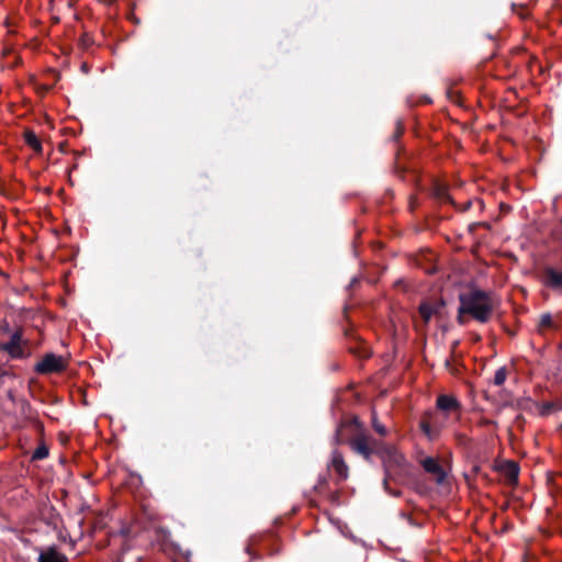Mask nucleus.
Masks as SVG:
<instances>
[{
	"mask_svg": "<svg viewBox=\"0 0 562 562\" xmlns=\"http://www.w3.org/2000/svg\"><path fill=\"white\" fill-rule=\"evenodd\" d=\"M328 469H333L335 471L338 476V482L348 479L349 468L345 462L342 453L337 449H334L331 452V460L328 464Z\"/></svg>",
	"mask_w": 562,
	"mask_h": 562,
	"instance_id": "nucleus-10",
	"label": "nucleus"
},
{
	"mask_svg": "<svg viewBox=\"0 0 562 562\" xmlns=\"http://www.w3.org/2000/svg\"><path fill=\"white\" fill-rule=\"evenodd\" d=\"M327 487H328V479H327V476H325V475L319 476L318 481H317V483H316V485L314 487L315 491L317 493H325Z\"/></svg>",
	"mask_w": 562,
	"mask_h": 562,
	"instance_id": "nucleus-23",
	"label": "nucleus"
},
{
	"mask_svg": "<svg viewBox=\"0 0 562 562\" xmlns=\"http://www.w3.org/2000/svg\"><path fill=\"white\" fill-rule=\"evenodd\" d=\"M92 44L93 38L88 33H83L78 41L79 47L83 50H87Z\"/></svg>",
	"mask_w": 562,
	"mask_h": 562,
	"instance_id": "nucleus-21",
	"label": "nucleus"
},
{
	"mask_svg": "<svg viewBox=\"0 0 562 562\" xmlns=\"http://www.w3.org/2000/svg\"><path fill=\"white\" fill-rule=\"evenodd\" d=\"M418 102L414 101L412 97L407 98V104L413 106L415 104H417Z\"/></svg>",
	"mask_w": 562,
	"mask_h": 562,
	"instance_id": "nucleus-33",
	"label": "nucleus"
},
{
	"mask_svg": "<svg viewBox=\"0 0 562 562\" xmlns=\"http://www.w3.org/2000/svg\"><path fill=\"white\" fill-rule=\"evenodd\" d=\"M24 140L27 146H30L36 154H42L43 146L40 138L32 130H26L24 132Z\"/></svg>",
	"mask_w": 562,
	"mask_h": 562,
	"instance_id": "nucleus-15",
	"label": "nucleus"
},
{
	"mask_svg": "<svg viewBox=\"0 0 562 562\" xmlns=\"http://www.w3.org/2000/svg\"><path fill=\"white\" fill-rule=\"evenodd\" d=\"M5 374H7V372H5V371H0V378H1V376H4Z\"/></svg>",
	"mask_w": 562,
	"mask_h": 562,
	"instance_id": "nucleus-38",
	"label": "nucleus"
},
{
	"mask_svg": "<svg viewBox=\"0 0 562 562\" xmlns=\"http://www.w3.org/2000/svg\"><path fill=\"white\" fill-rule=\"evenodd\" d=\"M108 4H112L115 0H104Z\"/></svg>",
	"mask_w": 562,
	"mask_h": 562,
	"instance_id": "nucleus-37",
	"label": "nucleus"
},
{
	"mask_svg": "<svg viewBox=\"0 0 562 562\" xmlns=\"http://www.w3.org/2000/svg\"><path fill=\"white\" fill-rule=\"evenodd\" d=\"M554 323L552 319V315L550 313H544L540 316L538 323V331L542 334L546 328H554Z\"/></svg>",
	"mask_w": 562,
	"mask_h": 562,
	"instance_id": "nucleus-17",
	"label": "nucleus"
},
{
	"mask_svg": "<svg viewBox=\"0 0 562 562\" xmlns=\"http://www.w3.org/2000/svg\"><path fill=\"white\" fill-rule=\"evenodd\" d=\"M505 476L510 483H517L519 476V465L515 461H506L503 465Z\"/></svg>",
	"mask_w": 562,
	"mask_h": 562,
	"instance_id": "nucleus-14",
	"label": "nucleus"
},
{
	"mask_svg": "<svg viewBox=\"0 0 562 562\" xmlns=\"http://www.w3.org/2000/svg\"><path fill=\"white\" fill-rule=\"evenodd\" d=\"M37 562H69L68 557L57 546L38 549Z\"/></svg>",
	"mask_w": 562,
	"mask_h": 562,
	"instance_id": "nucleus-11",
	"label": "nucleus"
},
{
	"mask_svg": "<svg viewBox=\"0 0 562 562\" xmlns=\"http://www.w3.org/2000/svg\"><path fill=\"white\" fill-rule=\"evenodd\" d=\"M519 8L521 9V12H519V15H520L522 19H526V18L529 15V13H528V11H527L526 7L521 4V5H519Z\"/></svg>",
	"mask_w": 562,
	"mask_h": 562,
	"instance_id": "nucleus-30",
	"label": "nucleus"
},
{
	"mask_svg": "<svg viewBox=\"0 0 562 562\" xmlns=\"http://www.w3.org/2000/svg\"><path fill=\"white\" fill-rule=\"evenodd\" d=\"M544 407L547 411H550V409H552L553 405H552V403H547Z\"/></svg>",
	"mask_w": 562,
	"mask_h": 562,
	"instance_id": "nucleus-35",
	"label": "nucleus"
},
{
	"mask_svg": "<svg viewBox=\"0 0 562 562\" xmlns=\"http://www.w3.org/2000/svg\"><path fill=\"white\" fill-rule=\"evenodd\" d=\"M403 133H404L403 122L401 120H397L395 131L392 134L391 139L396 143L400 139V137L403 135Z\"/></svg>",
	"mask_w": 562,
	"mask_h": 562,
	"instance_id": "nucleus-24",
	"label": "nucleus"
},
{
	"mask_svg": "<svg viewBox=\"0 0 562 562\" xmlns=\"http://www.w3.org/2000/svg\"><path fill=\"white\" fill-rule=\"evenodd\" d=\"M27 346L29 340L24 339L23 328L20 326L11 334L8 342L1 344V350L8 352L12 359H25L30 356Z\"/></svg>",
	"mask_w": 562,
	"mask_h": 562,
	"instance_id": "nucleus-4",
	"label": "nucleus"
},
{
	"mask_svg": "<svg viewBox=\"0 0 562 562\" xmlns=\"http://www.w3.org/2000/svg\"><path fill=\"white\" fill-rule=\"evenodd\" d=\"M372 427L381 436L386 434V428L378 420L375 414L372 415Z\"/></svg>",
	"mask_w": 562,
	"mask_h": 562,
	"instance_id": "nucleus-25",
	"label": "nucleus"
},
{
	"mask_svg": "<svg viewBox=\"0 0 562 562\" xmlns=\"http://www.w3.org/2000/svg\"><path fill=\"white\" fill-rule=\"evenodd\" d=\"M470 206H471V201H468V202L464 204V206H463L462 211H468V210L470 209Z\"/></svg>",
	"mask_w": 562,
	"mask_h": 562,
	"instance_id": "nucleus-34",
	"label": "nucleus"
},
{
	"mask_svg": "<svg viewBox=\"0 0 562 562\" xmlns=\"http://www.w3.org/2000/svg\"><path fill=\"white\" fill-rule=\"evenodd\" d=\"M540 281L546 288L562 293V270L546 266L541 271Z\"/></svg>",
	"mask_w": 562,
	"mask_h": 562,
	"instance_id": "nucleus-8",
	"label": "nucleus"
},
{
	"mask_svg": "<svg viewBox=\"0 0 562 562\" xmlns=\"http://www.w3.org/2000/svg\"><path fill=\"white\" fill-rule=\"evenodd\" d=\"M392 479V473L384 472V479H383V488L386 493H389L392 496H400V491H394L390 487L389 481Z\"/></svg>",
	"mask_w": 562,
	"mask_h": 562,
	"instance_id": "nucleus-20",
	"label": "nucleus"
},
{
	"mask_svg": "<svg viewBox=\"0 0 562 562\" xmlns=\"http://www.w3.org/2000/svg\"><path fill=\"white\" fill-rule=\"evenodd\" d=\"M456 441L459 446L470 449L472 446V439L465 434L458 432L454 436Z\"/></svg>",
	"mask_w": 562,
	"mask_h": 562,
	"instance_id": "nucleus-19",
	"label": "nucleus"
},
{
	"mask_svg": "<svg viewBox=\"0 0 562 562\" xmlns=\"http://www.w3.org/2000/svg\"><path fill=\"white\" fill-rule=\"evenodd\" d=\"M445 367L447 370H449L452 374H457L458 373V370L457 368L453 367L452 362L450 359H447L445 361Z\"/></svg>",
	"mask_w": 562,
	"mask_h": 562,
	"instance_id": "nucleus-28",
	"label": "nucleus"
},
{
	"mask_svg": "<svg viewBox=\"0 0 562 562\" xmlns=\"http://www.w3.org/2000/svg\"><path fill=\"white\" fill-rule=\"evenodd\" d=\"M38 517L40 520L43 521L47 527L53 530H57L63 522V518L60 514L57 512L56 507L50 504L48 499L42 502L38 506Z\"/></svg>",
	"mask_w": 562,
	"mask_h": 562,
	"instance_id": "nucleus-7",
	"label": "nucleus"
},
{
	"mask_svg": "<svg viewBox=\"0 0 562 562\" xmlns=\"http://www.w3.org/2000/svg\"><path fill=\"white\" fill-rule=\"evenodd\" d=\"M418 102H420V103H431V100H430V98L424 95V97L420 98V100Z\"/></svg>",
	"mask_w": 562,
	"mask_h": 562,
	"instance_id": "nucleus-32",
	"label": "nucleus"
},
{
	"mask_svg": "<svg viewBox=\"0 0 562 562\" xmlns=\"http://www.w3.org/2000/svg\"><path fill=\"white\" fill-rule=\"evenodd\" d=\"M465 314H467V313H461V312H460V307L458 308V315H457V322H458V324H460V325H464V324H465V319H464V315H465Z\"/></svg>",
	"mask_w": 562,
	"mask_h": 562,
	"instance_id": "nucleus-29",
	"label": "nucleus"
},
{
	"mask_svg": "<svg viewBox=\"0 0 562 562\" xmlns=\"http://www.w3.org/2000/svg\"><path fill=\"white\" fill-rule=\"evenodd\" d=\"M458 345V341H454L453 346H452V351L454 350V348L457 347Z\"/></svg>",
	"mask_w": 562,
	"mask_h": 562,
	"instance_id": "nucleus-40",
	"label": "nucleus"
},
{
	"mask_svg": "<svg viewBox=\"0 0 562 562\" xmlns=\"http://www.w3.org/2000/svg\"><path fill=\"white\" fill-rule=\"evenodd\" d=\"M82 69H83V70H87V66H86V64H83V65H82Z\"/></svg>",
	"mask_w": 562,
	"mask_h": 562,
	"instance_id": "nucleus-41",
	"label": "nucleus"
},
{
	"mask_svg": "<svg viewBox=\"0 0 562 562\" xmlns=\"http://www.w3.org/2000/svg\"><path fill=\"white\" fill-rule=\"evenodd\" d=\"M431 413H425L424 416L420 419L419 427L424 435L430 439L434 440L438 438L440 434V428L436 426H431L430 424Z\"/></svg>",
	"mask_w": 562,
	"mask_h": 562,
	"instance_id": "nucleus-13",
	"label": "nucleus"
},
{
	"mask_svg": "<svg viewBox=\"0 0 562 562\" xmlns=\"http://www.w3.org/2000/svg\"><path fill=\"white\" fill-rule=\"evenodd\" d=\"M48 456V448L45 445L38 446L33 454L32 460H43Z\"/></svg>",
	"mask_w": 562,
	"mask_h": 562,
	"instance_id": "nucleus-22",
	"label": "nucleus"
},
{
	"mask_svg": "<svg viewBox=\"0 0 562 562\" xmlns=\"http://www.w3.org/2000/svg\"><path fill=\"white\" fill-rule=\"evenodd\" d=\"M349 351H350L351 353H355V355H356V356H358V357H362V358L368 357V352H367V350H366V349H361V348H351V347H350V348H349Z\"/></svg>",
	"mask_w": 562,
	"mask_h": 562,
	"instance_id": "nucleus-26",
	"label": "nucleus"
},
{
	"mask_svg": "<svg viewBox=\"0 0 562 562\" xmlns=\"http://www.w3.org/2000/svg\"><path fill=\"white\" fill-rule=\"evenodd\" d=\"M445 306L446 301L442 297L438 300H423L418 305L419 318H414L416 330L425 333L432 317L442 319Z\"/></svg>",
	"mask_w": 562,
	"mask_h": 562,
	"instance_id": "nucleus-3",
	"label": "nucleus"
},
{
	"mask_svg": "<svg viewBox=\"0 0 562 562\" xmlns=\"http://www.w3.org/2000/svg\"><path fill=\"white\" fill-rule=\"evenodd\" d=\"M422 465L426 472L435 475L437 484L445 482L447 476L446 471L436 459L428 457L422 461Z\"/></svg>",
	"mask_w": 562,
	"mask_h": 562,
	"instance_id": "nucleus-12",
	"label": "nucleus"
},
{
	"mask_svg": "<svg viewBox=\"0 0 562 562\" xmlns=\"http://www.w3.org/2000/svg\"><path fill=\"white\" fill-rule=\"evenodd\" d=\"M246 551H247L249 554H251L250 546H247Z\"/></svg>",
	"mask_w": 562,
	"mask_h": 562,
	"instance_id": "nucleus-39",
	"label": "nucleus"
},
{
	"mask_svg": "<svg viewBox=\"0 0 562 562\" xmlns=\"http://www.w3.org/2000/svg\"><path fill=\"white\" fill-rule=\"evenodd\" d=\"M331 497H333V501H334L336 497H338V493L337 492L333 493Z\"/></svg>",
	"mask_w": 562,
	"mask_h": 562,
	"instance_id": "nucleus-36",
	"label": "nucleus"
},
{
	"mask_svg": "<svg viewBox=\"0 0 562 562\" xmlns=\"http://www.w3.org/2000/svg\"><path fill=\"white\" fill-rule=\"evenodd\" d=\"M334 442L337 446L348 442L350 449L367 461H370L373 454H378V449L382 443L363 431L357 417L350 422H344L337 427Z\"/></svg>",
	"mask_w": 562,
	"mask_h": 562,
	"instance_id": "nucleus-1",
	"label": "nucleus"
},
{
	"mask_svg": "<svg viewBox=\"0 0 562 562\" xmlns=\"http://www.w3.org/2000/svg\"><path fill=\"white\" fill-rule=\"evenodd\" d=\"M506 379H507V369H506V367H501L495 372L493 383L496 386H501L505 383Z\"/></svg>",
	"mask_w": 562,
	"mask_h": 562,
	"instance_id": "nucleus-18",
	"label": "nucleus"
},
{
	"mask_svg": "<svg viewBox=\"0 0 562 562\" xmlns=\"http://www.w3.org/2000/svg\"><path fill=\"white\" fill-rule=\"evenodd\" d=\"M434 196L440 201V202H446V203H451V204H454L451 195L449 194L448 192V189L440 184V183H436L435 187H434Z\"/></svg>",
	"mask_w": 562,
	"mask_h": 562,
	"instance_id": "nucleus-16",
	"label": "nucleus"
},
{
	"mask_svg": "<svg viewBox=\"0 0 562 562\" xmlns=\"http://www.w3.org/2000/svg\"><path fill=\"white\" fill-rule=\"evenodd\" d=\"M383 464L384 472L391 473L395 469H402L406 464V459L394 446L381 443L376 454Z\"/></svg>",
	"mask_w": 562,
	"mask_h": 562,
	"instance_id": "nucleus-6",
	"label": "nucleus"
},
{
	"mask_svg": "<svg viewBox=\"0 0 562 562\" xmlns=\"http://www.w3.org/2000/svg\"><path fill=\"white\" fill-rule=\"evenodd\" d=\"M460 312L468 313L476 322L487 323L496 306V300L491 292L471 289L459 294Z\"/></svg>",
	"mask_w": 562,
	"mask_h": 562,
	"instance_id": "nucleus-2",
	"label": "nucleus"
},
{
	"mask_svg": "<svg viewBox=\"0 0 562 562\" xmlns=\"http://www.w3.org/2000/svg\"><path fill=\"white\" fill-rule=\"evenodd\" d=\"M0 331L3 334H9L11 331L8 321L3 319L0 322Z\"/></svg>",
	"mask_w": 562,
	"mask_h": 562,
	"instance_id": "nucleus-27",
	"label": "nucleus"
},
{
	"mask_svg": "<svg viewBox=\"0 0 562 562\" xmlns=\"http://www.w3.org/2000/svg\"><path fill=\"white\" fill-rule=\"evenodd\" d=\"M493 424H495V422H494V420H491V419H487V418H482V419L480 420V425H481V426H488V425H493Z\"/></svg>",
	"mask_w": 562,
	"mask_h": 562,
	"instance_id": "nucleus-31",
	"label": "nucleus"
},
{
	"mask_svg": "<svg viewBox=\"0 0 562 562\" xmlns=\"http://www.w3.org/2000/svg\"><path fill=\"white\" fill-rule=\"evenodd\" d=\"M67 369V361L63 356H57L54 352H47L43 356L42 360L34 366V371L37 374L49 375L59 374Z\"/></svg>",
	"mask_w": 562,
	"mask_h": 562,
	"instance_id": "nucleus-5",
	"label": "nucleus"
},
{
	"mask_svg": "<svg viewBox=\"0 0 562 562\" xmlns=\"http://www.w3.org/2000/svg\"><path fill=\"white\" fill-rule=\"evenodd\" d=\"M436 407L446 416L450 414L460 415L461 403L453 395L440 394L436 400Z\"/></svg>",
	"mask_w": 562,
	"mask_h": 562,
	"instance_id": "nucleus-9",
	"label": "nucleus"
}]
</instances>
